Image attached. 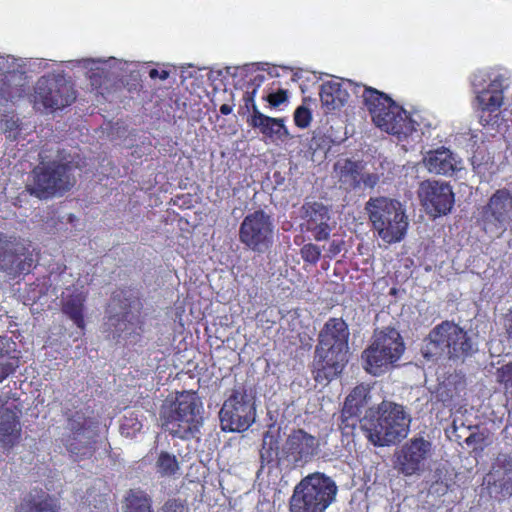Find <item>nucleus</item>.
I'll list each match as a JSON object with an SVG mask.
<instances>
[{
    "mask_svg": "<svg viewBox=\"0 0 512 512\" xmlns=\"http://www.w3.org/2000/svg\"><path fill=\"white\" fill-rule=\"evenodd\" d=\"M318 338L315 366L327 379L334 378L348 362V326L340 318H331L325 323Z\"/></svg>",
    "mask_w": 512,
    "mask_h": 512,
    "instance_id": "1",
    "label": "nucleus"
},
{
    "mask_svg": "<svg viewBox=\"0 0 512 512\" xmlns=\"http://www.w3.org/2000/svg\"><path fill=\"white\" fill-rule=\"evenodd\" d=\"M162 427L173 437L194 438L203 424V405L196 392L183 391L161 408Z\"/></svg>",
    "mask_w": 512,
    "mask_h": 512,
    "instance_id": "2",
    "label": "nucleus"
},
{
    "mask_svg": "<svg viewBox=\"0 0 512 512\" xmlns=\"http://www.w3.org/2000/svg\"><path fill=\"white\" fill-rule=\"evenodd\" d=\"M378 417L364 426L365 435L375 446H390L407 437L412 417L401 404L382 401L378 406Z\"/></svg>",
    "mask_w": 512,
    "mask_h": 512,
    "instance_id": "3",
    "label": "nucleus"
},
{
    "mask_svg": "<svg viewBox=\"0 0 512 512\" xmlns=\"http://www.w3.org/2000/svg\"><path fill=\"white\" fill-rule=\"evenodd\" d=\"M477 351L476 344L459 325L443 321L429 333L422 348L427 359L448 357L459 359L472 355Z\"/></svg>",
    "mask_w": 512,
    "mask_h": 512,
    "instance_id": "4",
    "label": "nucleus"
},
{
    "mask_svg": "<svg viewBox=\"0 0 512 512\" xmlns=\"http://www.w3.org/2000/svg\"><path fill=\"white\" fill-rule=\"evenodd\" d=\"M335 481L323 473L304 477L294 488L290 498V512H325L337 495Z\"/></svg>",
    "mask_w": 512,
    "mask_h": 512,
    "instance_id": "5",
    "label": "nucleus"
},
{
    "mask_svg": "<svg viewBox=\"0 0 512 512\" xmlns=\"http://www.w3.org/2000/svg\"><path fill=\"white\" fill-rule=\"evenodd\" d=\"M374 231L386 243L403 239L408 227V219L402 204L388 197L370 198L365 204Z\"/></svg>",
    "mask_w": 512,
    "mask_h": 512,
    "instance_id": "6",
    "label": "nucleus"
},
{
    "mask_svg": "<svg viewBox=\"0 0 512 512\" xmlns=\"http://www.w3.org/2000/svg\"><path fill=\"white\" fill-rule=\"evenodd\" d=\"M73 169L70 162L41 163L34 168L33 181L26 186V190L41 200L60 195L74 186Z\"/></svg>",
    "mask_w": 512,
    "mask_h": 512,
    "instance_id": "7",
    "label": "nucleus"
},
{
    "mask_svg": "<svg viewBox=\"0 0 512 512\" xmlns=\"http://www.w3.org/2000/svg\"><path fill=\"white\" fill-rule=\"evenodd\" d=\"M404 349V343L396 329L387 327L376 330L373 342L362 354L365 369L373 375H379L401 357Z\"/></svg>",
    "mask_w": 512,
    "mask_h": 512,
    "instance_id": "8",
    "label": "nucleus"
},
{
    "mask_svg": "<svg viewBox=\"0 0 512 512\" xmlns=\"http://www.w3.org/2000/svg\"><path fill=\"white\" fill-rule=\"evenodd\" d=\"M219 417L224 431H245L255 421L254 397L243 386L234 388L223 403Z\"/></svg>",
    "mask_w": 512,
    "mask_h": 512,
    "instance_id": "9",
    "label": "nucleus"
},
{
    "mask_svg": "<svg viewBox=\"0 0 512 512\" xmlns=\"http://www.w3.org/2000/svg\"><path fill=\"white\" fill-rule=\"evenodd\" d=\"M76 99L72 83L63 74H48L38 79L34 88V104L51 112L62 110Z\"/></svg>",
    "mask_w": 512,
    "mask_h": 512,
    "instance_id": "10",
    "label": "nucleus"
},
{
    "mask_svg": "<svg viewBox=\"0 0 512 512\" xmlns=\"http://www.w3.org/2000/svg\"><path fill=\"white\" fill-rule=\"evenodd\" d=\"M77 65L86 70L91 85L95 89L109 90L117 81H123L132 72L133 63L123 62L114 57L85 58L76 61Z\"/></svg>",
    "mask_w": 512,
    "mask_h": 512,
    "instance_id": "11",
    "label": "nucleus"
},
{
    "mask_svg": "<svg viewBox=\"0 0 512 512\" xmlns=\"http://www.w3.org/2000/svg\"><path fill=\"white\" fill-rule=\"evenodd\" d=\"M432 443L422 436L406 441L393 455V467L406 477L420 475L432 456Z\"/></svg>",
    "mask_w": 512,
    "mask_h": 512,
    "instance_id": "12",
    "label": "nucleus"
},
{
    "mask_svg": "<svg viewBox=\"0 0 512 512\" xmlns=\"http://www.w3.org/2000/svg\"><path fill=\"white\" fill-rule=\"evenodd\" d=\"M67 432L62 441L67 451L76 457L91 456L95 450L96 427L81 412H75L67 418Z\"/></svg>",
    "mask_w": 512,
    "mask_h": 512,
    "instance_id": "13",
    "label": "nucleus"
},
{
    "mask_svg": "<svg viewBox=\"0 0 512 512\" xmlns=\"http://www.w3.org/2000/svg\"><path fill=\"white\" fill-rule=\"evenodd\" d=\"M273 235V221L263 210L246 215L239 229L240 242L258 253H264L271 247Z\"/></svg>",
    "mask_w": 512,
    "mask_h": 512,
    "instance_id": "14",
    "label": "nucleus"
},
{
    "mask_svg": "<svg viewBox=\"0 0 512 512\" xmlns=\"http://www.w3.org/2000/svg\"><path fill=\"white\" fill-rule=\"evenodd\" d=\"M27 63L13 56L0 55V99L13 101L21 98L28 85Z\"/></svg>",
    "mask_w": 512,
    "mask_h": 512,
    "instance_id": "15",
    "label": "nucleus"
},
{
    "mask_svg": "<svg viewBox=\"0 0 512 512\" xmlns=\"http://www.w3.org/2000/svg\"><path fill=\"white\" fill-rule=\"evenodd\" d=\"M484 230L491 236H501L512 223V194L507 189L497 190L483 209Z\"/></svg>",
    "mask_w": 512,
    "mask_h": 512,
    "instance_id": "16",
    "label": "nucleus"
},
{
    "mask_svg": "<svg viewBox=\"0 0 512 512\" xmlns=\"http://www.w3.org/2000/svg\"><path fill=\"white\" fill-rule=\"evenodd\" d=\"M418 197L426 211L434 217L448 214L455 201L452 187L438 180L422 181Z\"/></svg>",
    "mask_w": 512,
    "mask_h": 512,
    "instance_id": "17",
    "label": "nucleus"
},
{
    "mask_svg": "<svg viewBox=\"0 0 512 512\" xmlns=\"http://www.w3.org/2000/svg\"><path fill=\"white\" fill-rule=\"evenodd\" d=\"M33 259L27 255L25 244L19 239L0 233V270L9 276L28 272Z\"/></svg>",
    "mask_w": 512,
    "mask_h": 512,
    "instance_id": "18",
    "label": "nucleus"
},
{
    "mask_svg": "<svg viewBox=\"0 0 512 512\" xmlns=\"http://www.w3.org/2000/svg\"><path fill=\"white\" fill-rule=\"evenodd\" d=\"M141 303L135 296L122 297L117 294L108 307V320L106 328L111 335V327L122 333L130 330L138 321Z\"/></svg>",
    "mask_w": 512,
    "mask_h": 512,
    "instance_id": "19",
    "label": "nucleus"
},
{
    "mask_svg": "<svg viewBox=\"0 0 512 512\" xmlns=\"http://www.w3.org/2000/svg\"><path fill=\"white\" fill-rule=\"evenodd\" d=\"M299 216L303 220L301 227L311 232L316 241L329 239L333 227L330 224V210L326 205L317 201H305L299 209Z\"/></svg>",
    "mask_w": 512,
    "mask_h": 512,
    "instance_id": "20",
    "label": "nucleus"
},
{
    "mask_svg": "<svg viewBox=\"0 0 512 512\" xmlns=\"http://www.w3.org/2000/svg\"><path fill=\"white\" fill-rule=\"evenodd\" d=\"M318 440L303 430L294 431L286 440L283 452L294 466H303L317 453Z\"/></svg>",
    "mask_w": 512,
    "mask_h": 512,
    "instance_id": "21",
    "label": "nucleus"
},
{
    "mask_svg": "<svg viewBox=\"0 0 512 512\" xmlns=\"http://www.w3.org/2000/svg\"><path fill=\"white\" fill-rule=\"evenodd\" d=\"M374 124L381 130L393 135H409L414 130L413 121L408 117L406 111L391 102L382 111L376 114Z\"/></svg>",
    "mask_w": 512,
    "mask_h": 512,
    "instance_id": "22",
    "label": "nucleus"
},
{
    "mask_svg": "<svg viewBox=\"0 0 512 512\" xmlns=\"http://www.w3.org/2000/svg\"><path fill=\"white\" fill-rule=\"evenodd\" d=\"M423 164L430 173L444 176H452L461 169L460 161L444 147L428 151L423 158Z\"/></svg>",
    "mask_w": 512,
    "mask_h": 512,
    "instance_id": "23",
    "label": "nucleus"
},
{
    "mask_svg": "<svg viewBox=\"0 0 512 512\" xmlns=\"http://www.w3.org/2000/svg\"><path fill=\"white\" fill-rule=\"evenodd\" d=\"M494 489L503 497L512 495V457L499 454L489 473Z\"/></svg>",
    "mask_w": 512,
    "mask_h": 512,
    "instance_id": "24",
    "label": "nucleus"
},
{
    "mask_svg": "<svg viewBox=\"0 0 512 512\" xmlns=\"http://www.w3.org/2000/svg\"><path fill=\"white\" fill-rule=\"evenodd\" d=\"M368 388L364 385L356 386L347 396L340 419L345 427H353L362 410L368 405Z\"/></svg>",
    "mask_w": 512,
    "mask_h": 512,
    "instance_id": "25",
    "label": "nucleus"
},
{
    "mask_svg": "<svg viewBox=\"0 0 512 512\" xmlns=\"http://www.w3.org/2000/svg\"><path fill=\"white\" fill-rule=\"evenodd\" d=\"M247 121L251 127L259 129L267 137L283 139L289 136L284 119L272 118L261 113L256 104L252 105V113Z\"/></svg>",
    "mask_w": 512,
    "mask_h": 512,
    "instance_id": "26",
    "label": "nucleus"
},
{
    "mask_svg": "<svg viewBox=\"0 0 512 512\" xmlns=\"http://www.w3.org/2000/svg\"><path fill=\"white\" fill-rule=\"evenodd\" d=\"M20 424L17 415L9 408L0 409V445L4 450H10L20 440Z\"/></svg>",
    "mask_w": 512,
    "mask_h": 512,
    "instance_id": "27",
    "label": "nucleus"
},
{
    "mask_svg": "<svg viewBox=\"0 0 512 512\" xmlns=\"http://www.w3.org/2000/svg\"><path fill=\"white\" fill-rule=\"evenodd\" d=\"M86 295L78 289L66 288L62 292L61 304L63 313L68 316L79 328L84 327V303Z\"/></svg>",
    "mask_w": 512,
    "mask_h": 512,
    "instance_id": "28",
    "label": "nucleus"
},
{
    "mask_svg": "<svg viewBox=\"0 0 512 512\" xmlns=\"http://www.w3.org/2000/svg\"><path fill=\"white\" fill-rule=\"evenodd\" d=\"M320 100L327 111L338 110L345 105L349 98L346 89L342 88L341 82L331 80L323 83L320 87Z\"/></svg>",
    "mask_w": 512,
    "mask_h": 512,
    "instance_id": "29",
    "label": "nucleus"
},
{
    "mask_svg": "<svg viewBox=\"0 0 512 512\" xmlns=\"http://www.w3.org/2000/svg\"><path fill=\"white\" fill-rule=\"evenodd\" d=\"M363 165L359 161L339 159L334 164L335 177L347 188H357L361 183Z\"/></svg>",
    "mask_w": 512,
    "mask_h": 512,
    "instance_id": "30",
    "label": "nucleus"
},
{
    "mask_svg": "<svg viewBox=\"0 0 512 512\" xmlns=\"http://www.w3.org/2000/svg\"><path fill=\"white\" fill-rule=\"evenodd\" d=\"M16 351V343L10 338L0 336V382L18 367V358L11 355Z\"/></svg>",
    "mask_w": 512,
    "mask_h": 512,
    "instance_id": "31",
    "label": "nucleus"
},
{
    "mask_svg": "<svg viewBox=\"0 0 512 512\" xmlns=\"http://www.w3.org/2000/svg\"><path fill=\"white\" fill-rule=\"evenodd\" d=\"M503 84L501 80H494L492 81L488 88L481 91L477 99L479 101V104L482 106L484 110L488 111H495L497 110L503 102Z\"/></svg>",
    "mask_w": 512,
    "mask_h": 512,
    "instance_id": "32",
    "label": "nucleus"
},
{
    "mask_svg": "<svg viewBox=\"0 0 512 512\" xmlns=\"http://www.w3.org/2000/svg\"><path fill=\"white\" fill-rule=\"evenodd\" d=\"M56 500L42 492L37 495H30L19 507L18 512H57Z\"/></svg>",
    "mask_w": 512,
    "mask_h": 512,
    "instance_id": "33",
    "label": "nucleus"
},
{
    "mask_svg": "<svg viewBox=\"0 0 512 512\" xmlns=\"http://www.w3.org/2000/svg\"><path fill=\"white\" fill-rule=\"evenodd\" d=\"M362 98L371 114L372 120H374L376 114L382 111V108H385L389 103L393 102L392 99L384 93L368 87L363 88Z\"/></svg>",
    "mask_w": 512,
    "mask_h": 512,
    "instance_id": "34",
    "label": "nucleus"
},
{
    "mask_svg": "<svg viewBox=\"0 0 512 512\" xmlns=\"http://www.w3.org/2000/svg\"><path fill=\"white\" fill-rule=\"evenodd\" d=\"M125 512H152L151 499L140 490H131L126 497Z\"/></svg>",
    "mask_w": 512,
    "mask_h": 512,
    "instance_id": "35",
    "label": "nucleus"
},
{
    "mask_svg": "<svg viewBox=\"0 0 512 512\" xmlns=\"http://www.w3.org/2000/svg\"><path fill=\"white\" fill-rule=\"evenodd\" d=\"M156 471L163 477H170L179 470V463L175 455L161 451L156 460Z\"/></svg>",
    "mask_w": 512,
    "mask_h": 512,
    "instance_id": "36",
    "label": "nucleus"
},
{
    "mask_svg": "<svg viewBox=\"0 0 512 512\" xmlns=\"http://www.w3.org/2000/svg\"><path fill=\"white\" fill-rule=\"evenodd\" d=\"M142 428V421L136 411H127L120 425L121 434L125 437H133Z\"/></svg>",
    "mask_w": 512,
    "mask_h": 512,
    "instance_id": "37",
    "label": "nucleus"
},
{
    "mask_svg": "<svg viewBox=\"0 0 512 512\" xmlns=\"http://www.w3.org/2000/svg\"><path fill=\"white\" fill-rule=\"evenodd\" d=\"M278 451V441L270 433L266 432L263 436L262 448L260 450V460L262 465L271 463Z\"/></svg>",
    "mask_w": 512,
    "mask_h": 512,
    "instance_id": "38",
    "label": "nucleus"
},
{
    "mask_svg": "<svg viewBox=\"0 0 512 512\" xmlns=\"http://www.w3.org/2000/svg\"><path fill=\"white\" fill-rule=\"evenodd\" d=\"M458 393L456 381L449 378L439 385L436 395L440 401L446 403L456 397Z\"/></svg>",
    "mask_w": 512,
    "mask_h": 512,
    "instance_id": "39",
    "label": "nucleus"
},
{
    "mask_svg": "<svg viewBox=\"0 0 512 512\" xmlns=\"http://www.w3.org/2000/svg\"><path fill=\"white\" fill-rule=\"evenodd\" d=\"M329 146V138L321 130H315L308 141V152L314 156L318 150L326 149Z\"/></svg>",
    "mask_w": 512,
    "mask_h": 512,
    "instance_id": "40",
    "label": "nucleus"
},
{
    "mask_svg": "<svg viewBox=\"0 0 512 512\" xmlns=\"http://www.w3.org/2000/svg\"><path fill=\"white\" fill-rule=\"evenodd\" d=\"M301 256L305 262L316 264L321 256L320 248L312 243L305 244L301 248Z\"/></svg>",
    "mask_w": 512,
    "mask_h": 512,
    "instance_id": "41",
    "label": "nucleus"
},
{
    "mask_svg": "<svg viewBox=\"0 0 512 512\" xmlns=\"http://www.w3.org/2000/svg\"><path fill=\"white\" fill-rule=\"evenodd\" d=\"M295 124L300 128H306L311 122V112L305 106H300L294 113Z\"/></svg>",
    "mask_w": 512,
    "mask_h": 512,
    "instance_id": "42",
    "label": "nucleus"
},
{
    "mask_svg": "<svg viewBox=\"0 0 512 512\" xmlns=\"http://www.w3.org/2000/svg\"><path fill=\"white\" fill-rule=\"evenodd\" d=\"M264 99L269 103L270 108H277L288 101V92L287 90L279 89L275 93L268 94Z\"/></svg>",
    "mask_w": 512,
    "mask_h": 512,
    "instance_id": "43",
    "label": "nucleus"
},
{
    "mask_svg": "<svg viewBox=\"0 0 512 512\" xmlns=\"http://www.w3.org/2000/svg\"><path fill=\"white\" fill-rule=\"evenodd\" d=\"M498 381L505 384L506 387H512V363L502 366L497 371Z\"/></svg>",
    "mask_w": 512,
    "mask_h": 512,
    "instance_id": "44",
    "label": "nucleus"
},
{
    "mask_svg": "<svg viewBox=\"0 0 512 512\" xmlns=\"http://www.w3.org/2000/svg\"><path fill=\"white\" fill-rule=\"evenodd\" d=\"M264 80V76L263 75H257L252 84L254 85V88L251 92H247V96L245 97V101H246V106L248 107L249 105H253L255 104L254 102V97L256 95V91H257V87L260 86L261 82Z\"/></svg>",
    "mask_w": 512,
    "mask_h": 512,
    "instance_id": "45",
    "label": "nucleus"
},
{
    "mask_svg": "<svg viewBox=\"0 0 512 512\" xmlns=\"http://www.w3.org/2000/svg\"><path fill=\"white\" fill-rule=\"evenodd\" d=\"M164 512H188V508L177 500H170L163 506Z\"/></svg>",
    "mask_w": 512,
    "mask_h": 512,
    "instance_id": "46",
    "label": "nucleus"
},
{
    "mask_svg": "<svg viewBox=\"0 0 512 512\" xmlns=\"http://www.w3.org/2000/svg\"><path fill=\"white\" fill-rule=\"evenodd\" d=\"M361 182L366 187L373 188L375 185L379 182V176L375 173H366L364 174L363 171L361 172Z\"/></svg>",
    "mask_w": 512,
    "mask_h": 512,
    "instance_id": "47",
    "label": "nucleus"
},
{
    "mask_svg": "<svg viewBox=\"0 0 512 512\" xmlns=\"http://www.w3.org/2000/svg\"><path fill=\"white\" fill-rule=\"evenodd\" d=\"M2 130L6 132H12L18 127L17 120L11 119H3L1 120Z\"/></svg>",
    "mask_w": 512,
    "mask_h": 512,
    "instance_id": "48",
    "label": "nucleus"
},
{
    "mask_svg": "<svg viewBox=\"0 0 512 512\" xmlns=\"http://www.w3.org/2000/svg\"><path fill=\"white\" fill-rule=\"evenodd\" d=\"M149 76L152 78V79H155V78H160L161 80H165L168 78L169 76V73L165 70H157V69H151L150 72H149Z\"/></svg>",
    "mask_w": 512,
    "mask_h": 512,
    "instance_id": "49",
    "label": "nucleus"
},
{
    "mask_svg": "<svg viewBox=\"0 0 512 512\" xmlns=\"http://www.w3.org/2000/svg\"><path fill=\"white\" fill-rule=\"evenodd\" d=\"M505 327L509 338L512 339V310L506 318Z\"/></svg>",
    "mask_w": 512,
    "mask_h": 512,
    "instance_id": "50",
    "label": "nucleus"
},
{
    "mask_svg": "<svg viewBox=\"0 0 512 512\" xmlns=\"http://www.w3.org/2000/svg\"><path fill=\"white\" fill-rule=\"evenodd\" d=\"M482 440H483V438H482L480 435H477V434H471L470 436H468V437L466 438V440H465V441H466V443H467L468 445H471V444H473V443H478L479 441H482Z\"/></svg>",
    "mask_w": 512,
    "mask_h": 512,
    "instance_id": "51",
    "label": "nucleus"
},
{
    "mask_svg": "<svg viewBox=\"0 0 512 512\" xmlns=\"http://www.w3.org/2000/svg\"><path fill=\"white\" fill-rule=\"evenodd\" d=\"M329 251H330L333 255L338 254V253L341 251V244H340V243H336L335 241H333V242L330 244Z\"/></svg>",
    "mask_w": 512,
    "mask_h": 512,
    "instance_id": "52",
    "label": "nucleus"
},
{
    "mask_svg": "<svg viewBox=\"0 0 512 512\" xmlns=\"http://www.w3.org/2000/svg\"><path fill=\"white\" fill-rule=\"evenodd\" d=\"M220 112L223 114V115H228L232 112V106L228 105V104H223L221 107H220Z\"/></svg>",
    "mask_w": 512,
    "mask_h": 512,
    "instance_id": "53",
    "label": "nucleus"
}]
</instances>
